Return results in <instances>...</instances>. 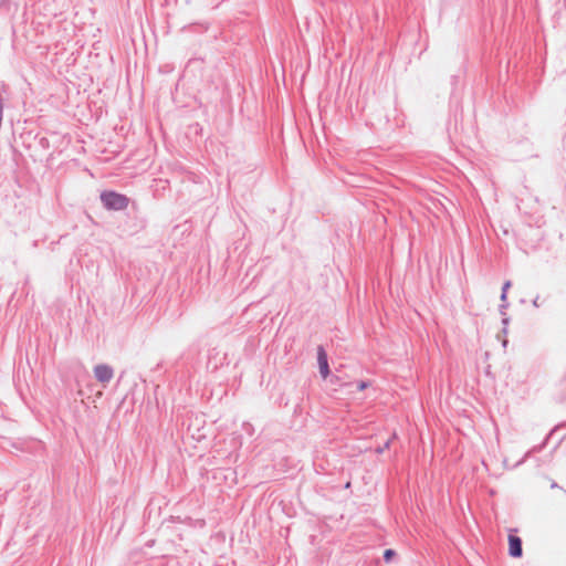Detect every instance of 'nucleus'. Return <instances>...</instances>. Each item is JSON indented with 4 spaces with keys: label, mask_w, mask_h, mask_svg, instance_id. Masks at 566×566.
Here are the masks:
<instances>
[{
    "label": "nucleus",
    "mask_w": 566,
    "mask_h": 566,
    "mask_svg": "<svg viewBox=\"0 0 566 566\" xmlns=\"http://www.w3.org/2000/svg\"><path fill=\"white\" fill-rule=\"evenodd\" d=\"M538 300H539V297H538V296H536V297L533 300V305H534L535 307H538V306H539Z\"/></svg>",
    "instance_id": "obj_9"
},
{
    "label": "nucleus",
    "mask_w": 566,
    "mask_h": 566,
    "mask_svg": "<svg viewBox=\"0 0 566 566\" xmlns=\"http://www.w3.org/2000/svg\"><path fill=\"white\" fill-rule=\"evenodd\" d=\"M396 556V552L394 549H386L384 552L385 562L389 563Z\"/></svg>",
    "instance_id": "obj_6"
},
{
    "label": "nucleus",
    "mask_w": 566,
    "mask_h": 566,
    "mask_svg": "<svg viewBox=\"0 0 566 566\" xmlns=\"http://www.w3.org/2000/svg\"><path fill=\"white\" fill-rule=\"evenodd\" d=\"M507 306H509V303H507L506 301L501 303V305H500V313H501L502 315H505V314H506V313H505V310L507 308Z\"/></svg>",
    "instance_id": "obj_8"
},
{
    "label": "nucleus",
    "mask_w": 566,
    "mask_h": 566,
    "mask_svg": "<svg viewBox=\"0 0 566 566\" xmlns=\"http://www.w3.org/2000/svg\"><path fill=\"white\" fill-rule=\"evenodd\" d=\"M511 287V281H506L502 286V293H501V302H505L507 300V291Z\"/></svg>",
    "instance_id": "obj_5"
},
{
    "label": "nucleus",
    "mask_w": 566,
    "mask_h": 566,
    "mask_svg": "<svg viewBox=\"0 0 566 566\" xmlns=\"http://www.w3.org/2000/svg\"><path fill=\"white\" fill-rule=\"evenodd\" d=\"M368 386H369V382H368V381H364V380H361V381L357 382V389H358V390H364V389H366Z\"/></svg>",
    "instance_id": "obj_7"
},
{
    "label": "nucleus",
    "mask_w": 566,
    "mask_h": 566,
    "mask_svg": "<svg viewBox=\"0 0 566 566\" xmlns=\"http://www.w3.org/2000/svg\"><path fill=\"white\" fill-rule=\"evenodd\" d=\"M99 199L106 210L122 211L129 205L127 196L113 190L102 191Z\"/></svg>",
    "instance_id": "obj_1"
},
{
    "label": "nucleus",
    "mask_w": 566,
    "mask_h": 566,
    "mask_svg": "<svg viewBox=\"0 0 566 566\" xmlns=\"http://www.w3.org/2000/svg\"><path fill=\"white\" fill-rule=\"evenodd\" d=\"M317 361L319 367V373L323 378H326L329 374L327 355L323 346L317 347Z\"/></svg>",
    "instance_id": "obj_3"
},
{
    "label": "nucleus",
    "mask_w": 566,
    "mask_h": 566,
    "mask_svg": "<svg viewBox=\"0 0 566 566\" xmlns=\"http://www.w3.org/2000/svg\"><path fill=\"white\" fill-rule=\"evenodd\" d=\"M509 553L512 557L518 558L523 554L522 539L518 536H509Z\"/></svg>",
    "instance_id": "obj_4"
},
{
    "label": "nucleus",
    "mask_w": 566,
    "mask_h": 566,
    "mask_svg": "<svg viewBox=\"0 0 566 566\" xmlns=\"http://www.w3.org/2000/svg\"><path fill=\"white\" fill-rule=\"evenodd\" d=\"M502 323H503L504 325H507V324H509V318H507V317H504V318H503V321H502Z\"/></svg>",
    "instance_id": "obj_11"
},
{
    "label": "nucleus",
    "mask_w": 566,
    "mask_h": 566,
    "mask_svg": "<svg viewBox=\"0 0 566 566\" xmlns=\"http://www.w3.org/2000/svg\"><path fill=\"white\" fill-rule=\"evenodd\" d=\"M94 376L99 382L108 384L114 376V370L109 365L99 364L94 367Z\"/></svg>",
    "instance_id": "obj_2"
},
{
    "label": "nucleus",
    "mask_w": 566,
    "mask_h": 566,
    "mask_svg": "<svg viewBox=\"0 0 566 566\" xmlns=\"http://www.w3.org/2000/svg\"><path fill=\"white\" fill-rule=\"evenodd\" d=\"M389 444H390V441H387V442L385 443V447H384L382 449H378V452H382V451H384V449L389 448Z\"/></svg>",
    "instance_id": "obj_10"
}]
</instances>
